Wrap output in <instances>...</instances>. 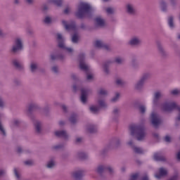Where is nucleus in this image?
<instances>
[{
  "label": "nucleus",
  "instance_id": "obj_57",
  "mask_svg": "<svg viewBox=\"0 0 180 180\" xmlns=\"http://www.w3.org/2000/svg\"><path fill=\"white\" fill-rule=\"evenodd\" d=\"M51 58L52 60H56V58H57V56H56L54 54H52V55H51Z\"/></svg>",
  "mask_w": 180,
  "mask_h": 180
},
{
  "label": "nucleus",
  "instance_id": "obj_33",
  "mask_svg": "<svg viewBox=\"0 0 180 180\" xmlns=\"http://www.w3.org/2000/svg\"><path fill=\"white\" fill-rule=\"evenodd\" d=\"M98 103L101 108H105L106 103L103 100H98Z\"/></svg>",
  "mask_w": 180,
  "mask_h": 180
},
{
  "label": "nucleus",
  "instance_id": "obj_51",
  "mask_svg": "<svg viewBox=\"0 0 180 180\" xmlns=\"http://www.w3.org/2000/svg\"><path fill=\"white\" fill-rule=\"evenodd\" d=\"M116 83L117 84V85H122V84H123V80L118 79H117Z\"/></svg>",
  "mask_w": 180,
  "mask_h": 180
},
{
  "label": "nucleus",
  "instance_id": "obj_63",
  "mask_svg": "<svg viewBox=\"0 0 180 180\" xmlns=\"http://www.w3.org/2000/svg\"><path fill=\"white\" fill-rule=\"evenodd\" d=\"M0 36H4V31L0 29Z\"/></svg>",
  "mask_w": 180,
  "mask_h": 180
},
{
  "label": "nucleus",
  "instance_id": "obj_43",
  "mask_svg": "<svg viewBox=\"0 0 180 180\" xmlns=\"http://www.w3.org/2000/svg\"><path fill=\"white\" fill-rule=\"evenodd\" d=\"M138 178H139V174L136 173L131 176V178L129 180H137Z\"/></svg>",
  "mask_w": 180,
  "mask_h": 180
},
{
  "label": "nucleus",
  "instance_id": "obj_10",
  "mask_svg": "<svg viewBox=\"0 0 180 180\" xmlns=\"http://www.w3.org/2000/svg\"><path fill=\"white\" fill-rule=\"evenodd\" d=\"M128 44L129 46H140L141 44V39L139 37H132L129 39Z\"/></svg>",
  "mask_w": 180,
  "mask_h": 180
},
{
  "label": "nucleus",
  "instance_id": "obj_8",
  "mask_svg": "<svg viewBox=\"0 0 180 180\" xmlns=\"http://www.w3.org/2000/svg\"><path fill=\"white\" fill-rule=\"evenodd\" d=\"M151 122L152 124L157 127V126L161 124V118H160V116L157 115V113L153 112L150 115Z\"/></svg>",
  "mask_w": 180,
  "mask_h": 180
},
{
  "label": "nucleus",
  "instance_id": "obj_15",
  "mask_svg": "<svg viewBox=\"0 0 180 180\" xmlns=\"http://www.w3.org/2000/svg\"><path fill=\"white\" fill-rule=\"evenodd\" d=\"M95 23H96V25H97V26H101V27L105 26V25H106L105 20H103V18H102V17L96 18Z\"/></svg>",
  "mask_w": 180,
  "mask_h": 180
},
{
  "label": "nucleus",
  "instance_id": "obj_4",
  "mask_svg": "<svg viewBox=\"0 0 180 180\" xmlns=\"http://www.w3.org/2000/svg\"><path fill=\"white\" fill-rule=\"evenodd\" d=\"M23 49V39L21 37H17L14 40V43L12 46V51L16 53L20 51Z\"/></svg>",
  "mask_w": 180,
  "mask_h": 180
},
{
  "label": "nucleus",
  "instance_id": "obj_54",
  "mask_svg": "<svg viewBox=\"0 0 180 180\" xmlns=\"http://www.w3.org/2000/svg\"><path fill=\"white\" fill-rule=\"evenodd\" d=\"M6 174V171L4 169H0V176H2V175H5Z\"/></svg>",
  "mask_w": 180,
  "mask_h": 180
},
{
  "label": "nucleus",
  "instance_id": "obj_24",
  "mask_svg": "<svg viewBox=\"0 0 180 180\" xmlns=\"http://www.w3.org/2000/svg\"><path fill=\"white\" fill-rule=\"evenodd\" d=\"M160 6L162 11H167V3L164 0L160 1Z\"/></svg>",
  "mask_w": 180,
  "mask_h": 180
},
{
  "label": "nucleus",
  "instance_id": "obj_49",
  "mask_svg": "<svg viewBox=\"0 0 180 180\" xmlns=\"http://www.w3.org/2000/svg\"><path fill=\"white\" fill-rule=\"evenodd\" d=\"M5 106V103L4 102V100L0 98V108H4Z\"/></svg>",
  "mask_w": 180,
  "mask_h": 180
},
{
  "label": "nucleus",
  "instance_id": "obj_20",
  "mask_svg": "<svg viewBox=\"0 0 180 180\" xmlns=\"http://www.w3.org/2000/svg\"><path fill=\"white\" fill-rule=\"evenodd\" d=\"M46 167L50 169L54 168V167H56V160H54L53 159L49 160L46 162Z\"/></svg>",
  "mask_w": 180,
  "mask_h": 180
},
{
  "label": "nucleus",
  "instance_id": "obj_53",
  "mask_svg": "<svg viewBox=\"0 0 180 180\" xmlns=\"http://www.w3.org/2000/svg\"><path fill=\"white\" fill-rule=\"evenodd\" d=\"M106 12H107V13H113V9L108 8L106 9Z\"/></svg>",
  "mask_w": 180,
  "mask_h": 180
},
{
  "label": "nucleus",
  "instance_id": "obj_34",
  "mask_svg": "<svg viewBox=\"0 0 180 180\" xmlns=\"http://www.w3.org/2000/svg\"><path fill=\"white\" fill-rule=\"evenodd\" d=\"M154 160L156 161H161L162 160V158L160 155L159 153H155L153 156Z\"/></svg>",
  "mask_w": 180,
  "mask_h": 180
},
{
  "label": "nucleus",
  "instance_id": "obj_17",
  "mask_svg": "<svg viewBox=\"0 0 180 180\" xmlns=\"http://www.w3.org/2000/svg\"><path fill=\"white\" fill-rule=\"evenodd\" d=\"M55 135L57 137H63L64 139H67L68 137V135L65 131H56Z\"/></svg>",
  "mask_w": 180,
  "mask_h": 180
},
{
  "label": "nucleus",
  "instance_id": "obj_6",
  "mask_svg": "<svg viewBox=\"0 0 180 180\" xmlns=\"http://www.w3.org/2000/svg\"><path fill=\"white\" fill-rule=\"evenodd\" d=\"M148 78V75H143L141 79L134 84V89L141 91L144 88V84Z\"/></svg>",
  "mask_w": 180,
  "mask_h": 180
},
{
  "label": "nucleus",
  "instance_id": "obj_12",
  "mask_svg": "<svg viewBox=\"0 0 180 180\" xmlns=\"http://www.w3.org/2000/svg\"><path fill=\"white\" fill-rule=\"evenodd\" d=\"M167 174H168V170H167V169H164L162 167H161L159 169V173H156L155 174V178H157V179H160L162 176H165V175H167Z\"/></svg>",
  "mask_w": 180,
  "mask_h": 180
},
{
  "label": "nucleus",
  "instance_id": "obj_2",
  "mask_svg": "<svg viewBox=\"0 0 180 180\" xmlns=\"http://www.w3.org/2000/svg\"><path fill=\"white\" fill-rule=\"evenodd\" d=\"M92 11V8L89 4L82 1L77 6V11L76 12V16L77 18H83L85 15H89V13Z\"/></svg>",
  "mask_w": 180,
  "mask_h": 180
},
{
  "label": "nucleus",
  "instance_id": "obj_21",
  "mask_svg": "<svg viewBox=\"0 0 180 180\" xmlns=\"http://www.w3.org/2000/svg\"><path fill=\"white\" fill-rule=\"evenodd\" d=\"M34 127L37 133H40V131H41V123L40 122H35Z\"/></svg>",
  "mask_w": 180,
  "mask_h": 180
},
{
  "label": "nucleus",
  "instance_id": "obj_13",
  "mask_svg": "<svg viewBox=\"0 0 180 180\" xmlns=\"http://www.w3.org/2000/svg\"><path fill=\"white\" fill-rule=\"evenodd\" d=\"M126 11L129 15H134L136 13V8L133 4H128L126 6Z\"/></svg>",
  "mask_w": 180,
  "mask_h": 180
},
{
  "label": "nucleus",
  "instance_id": "obj_7",
  "mask_svg": "<svg viewBox=\"0 0 180 180\" xmlns=\"http://www.w3.org/2000/svg\"><path fill=\"white\" fill-rule=\"evenodd\" d=\"M57 40L58 41V46L60 49H64V50H66L68 53H72L74 50L71 48H67L65 46V44H64V38L63 37V35L61 34H57Z\"/></svg>",
  "mask_w": 180,
  "mask_h": 180
},
{
  "label": "nucleus",
  "instance_id": "obj_11",
  "mask_svg": "<svg viewBox=\"0 0 180 180\" xmlns=\"http://www.w3.org/2000/svg\"><path fill=\"white\" fill-rule=\"evenodd\" d=\"M62 25L63 26H64L66 30H73V32L75 31V24L74 22H72L71 24H68L67 21H65V20H63Z\"/></svg>",
  "mask_w": 180,
  "mask_h": 180
},
{
  "label": "nucleus",
  "instance_id": "obj_41",
  "mask_svg": "<svg viewBox=\"0 0 180 180\" xmlns=\"http://www.w3.org/2000/svg\"><path fill=\"white\" fill-rule=\"evenodd\" d=\"M14 174L17 179H19L20 178V174H19V170L18 169H14Z\"/></svg>",
  "mask_w": 180,
  "mask_h": 180
},
{
  "label": "nucleus",
  "instance_id": "obj_30",
  "mask_svg": "<svg viewBox=\"0 0 180 180\" xmlns=\"http://www.w3.org/2000/svg\"><path fill=\"white\" fill-rule=\"evenodd\" d=\"M30 70L32 72H34L37 70V63H32L30 65Z\"/></svg>",
  "mask_w": 180,
  "mask_h": 180
},
{
  "label": "nucleus",
  "instance_id": "obj_61",
  "mask_svg": "<svg viewBox=\"0 0 180 180\" xmlns=\"http://www.w3.org/2000/svg\"><path fill=\"white\" fill-rule=\"evenodd\" d=\"M177 160H180V151L177 153Z\"/></svg>",
  "mask_w": 180,
  "mask_h": 180
},
{
  "label": "nucleus",
  "instance_id": "obj_46",
  "mask_svg": "<svg viewBox=\"0 0 180 180\" xmlns=\"http://www.w3.org/2000/svg\"><path fill=\"white\" fill-rule=\"evenodd\" d=\"M70 12H71V8L70 7H67L65 10H64V13L65 15H68V13H70Z\"/></svg>",
  "mask_w": 180,
  "mask_h": 180
},
{
  "label": "nucleus",
  "instance_id": "obj_5",
  "mask_svg": "<svg viewBox=\"0 0 180 180\" xmlns=\"http://www.w3.org/2000/svg\"><path fill=\"white\" fill-rule=\"evenodd\" d=\"M78 60L80 69H82V71H85L86 72L89 71L91 67L85 63V54L80 53Z\"/></svg>",
  "mask_w": 180,
  "mask_h": 180
},
{
  "label": "nucleus",
  "instance_id": "obj_39",
  "mask_svg": "<svg viewBox=\"0 0 180 180\" xmlns=\"http://www.w3.org/2000/svg\"><path fill=\"white\" fill-rule=\"evenodd\" d=\"M123 61H124V59H123L122 58L117 57L115 58V63H117V64H122Z\"/></svg>",
  "mask_w": 180,
  "mask_h": 180
},
{
  "label": "nucleus",
  "instance_id": "obj_59",
  "mask_svg": "<svg viewBox=\"0 0 180 180\" xmlns=\"http://www.w3.org/2000/svg\"><path fill=\"white\" fill-rule=\"evenodd\" d=\"M17 151H18V153H21L22 152V148L20 147H18L17 148Z\"/></svg>",
  "mask_w": 180,
  "mask_h": 180
},
{
  "label": "nucleus",
  "instance_id": "obj_3",
  "mask_svg": "<svg viewBox=\"0 0 180 180\" xmlns=\"http://www.w3.org/2000/svg\"><path fill=\"white\" fill-rule=\"evenodd\" d=\"M130 131L131 136H136L137 140L139 141H141L146 139V131H144V128L137 126V125H131L130 127Z\"/></svg>",
  "mask_w": 180,
  "mask_h": 180
},
{
  "label": "nucleus",
  "instance_id": "obj_18",
  "mask_svg": "<svg viewBox=\"0 0 180 180\" xmlns=\"http://www.w3.org/2000/svg\"><path fill=\"white\" fill-rule=\"evenodd\" d=\"M34 108H36V105L34 103H30L26 108L25 113L30 115V112L33 109H34Z\"/></svg>",
  "mask_w": 180,
  "mask_h": 180
},
{
  "label": "nucleus",
  "instance_id": "obj_58",
  "mask_svg": "<svg viewBox=\"0 0 180 180\" xmlns=\"http://www.w3.org/2000/svg\"><path fill=\"white\" fill-rule=\"evenodd\" d=\"M107 169H108L109 172H113V168L110 167H108L107 168Z\"/></svg>",
  "mask_w": 180,
  "mask_h": 180
},
{
  "label": "nucleus",
  "instance_id": "obj_55",
  "mask_svg": "<svg viewBox=\"0 0 180 180\" xmlns=\"http://www.w3.org/2000/svg\"><path fill=\"white\" fill-rule=\"evenodd\" d=\"M94 79V75H87V79L91 80Z\"/></svg>",
  "mask_w": 180,
  "mask_h": 180
},
{
  "label": "nucleus",
  "instance_id": "obj_25",
  "mask_svg": "<svg viewBox=\"0 0 180 180\" xmlns=\"http://www.w3.org/2000/svg\"><path fill=\"white\" fill-rule=\"evenodd\" d=\"M133 150L134 153H136V154H141L143 153V150L141 148H139L137 146H132Z\"/></svg>",
  "mask_w": 180,
  "mask_h": 180
},
{
  "label": "nucleus",
  "instance_id": "obj_32",
  "mask_svg": "<svg viewBox=\"0 0 180 180\" xmlns=\"http://www.w3.org/2000/svg\"><path fill=\"white\" fill-rule=\"evenodd\" d=\"M53 22V18L50 16H46L44 19V23H46V25H50Z\"/></svg>",
  "mask_w": 180,
  "mask_h": 180
},
{
  "label": "nucleus",
  "instance_id": "obj_31",
  "mask_svg": "<svg viewBox=\"0 0 180 180\" xmlns=\"http://www.w3.org/2000/svg\"><path fill=\"white\" fill-rule=\"evenodd\" d=\"M120 98V94L116 93L115 96L111 99V102H117Z\"/></svg>",
  "mask_w": 180,
  "mask_h": 180
},
{
  "label": "nucleus",
  "instance_id": "obj_40",
  "mask_svg": "<svg viewBox=\"0 0 180 180\" xmlns=\"http://www.w3.org/2000/svg\"><path fill=\"white\" fill-rule=\"evenodd\" d=\"M72 43H77L78 41V35L77 34H74L72 37Z\"/></svg>",
  "mask_w": 180,
  "mask_h": 180
},
{
  "label": "nucleus",
  "instance_id": "obj_60",
  "mask_svg": "<svg viewBox=\"0 0 180 180\" xmlns=\"http://www.w3.org/2000/svg\"><path fill=\"white\" fill-rule=\"evenodd\" d=\"M34 0H26L28 4H32Z\"/></svg>",
  "mask_w": 180,
  "mask_h": 180
},
{
  "label": "nucleus",
  "instance_id": "obj_56",
  "mask_svg": "<svg viewBox=\"0 0 180 180\" xmlns=\"http://www.w3.org/2000/svg\"><path fill=\"white\" fill-rule=\"evenodd\" d=\"M82 141V138L78 137L76 139V143H81Z\"/></svg>",
  "mask_w": 180,
  "mask_h": 180
},
{
  "label": "nucleus",
  "instance_id": "obj_45",
  "mask_svg": "<svg viewBox=\"0 0 180 180\" xmlns=\"http://www.w3.org/2000/svg\"><path fill=\"white\" fill-rule=\"evenodd\" d=\"M0 131H1L2 134L5 136V129L4 128V125L0 122Z\"/></svg>",
  "mask_w": 180,
  "mask_h": 180
},
{
  "label": "nucleus",
  "instance_id": "obj_26",
  "mask_svg": "<svg viewBox=\"0 0 180 180\" xmlns=\"http://www.w3.org/2000/svg\"><path fill=\"white\" fill-rule=\"evenodd\" d=\"M108 95V91L105 89H101L98 91V96H106Z\"/></svg>",
  "mask_w": 180,
  "mask_h": 180
},
{
  "label": "nucleus",
  "instance_id": "obj_44",
  "mask_svg": "<svg viewBox=\"0 0 180 180\" xmlns=\"http://www.w3.org/2000/svg\"><path fill=\"white\" fill-rule=\"evenodd\" d=\"M139 110H140L141 113H145L146 112V106L141 105L139 107Z\"/></svg>",
  "mask_w": 180,
  "mask_h": 180
},
{
  "label": "nucleus",
  "instance_id": "obj_1",
  "mask_svg": "<svg viewBox=\"0 0 180 180\" xmlns=\"http://www.w3.org/2000/svg\"><path fill=\"white\" fill-rule=\"evenodd\" d=\"M162 96V94L160 91H157L154 94L153 101V108H155V106L160 105V102L158 101V99ZM160 109L162 110H164V112H171V110H174L176 108H178V105H176V103L175 102H166L163 104L160 105Z\"/></svg>",
  "mask_w": 180,
  "mask_h": 180
},
{
  "label": "nucleus",
  "instance_id": "obj_35",
  "mask_svg": "<svg viewBox=\"0 0 180 180\" xmlns=\"http://www.w3.org/2000/svg\"><path fill=\"white\" fill-rule=\"evenodd\" d=\"M170 93H171L172 95H174V96H176V95H179V94H180V90L178 89H174L172 90V91H170Z\"/></svg>",
  "mask_w": 180,
  "mask_h": 180
},
{
  "label": "nucleus",
  "instance_id": "obj_52",
  "mask_svg": "<svg viewBox=\"0 0 180 180\" xmlns=\"http://www.w3.org/2000/svg\"><path fill=\"white\" fill-rule=\"evenodd\" d=\"M32 164H33L32 160H27V161L25 162V165H32Z\"/></svg>",
  "mask_w": 180,
  "mask_h": 180
},
{
  "label": "nucleus",
  "instance_id": "obj_16",
  "mask_svg": "<svg viewBox=\"0 0 180 180\" xmlns=\"http://www.w3.org/2000/svg\"><path fill=\"white\" fill-rule=\"evenodd\" d=\"M12 63L14 67L18 68V70H22L23 68V63L18 60V59H13Z\"/></svg>",
  "mask_w": 180,
  "mask_h": 180
},
{
  "label": "nucleus",
  "instance_id": "obj_14",
  "mask_svg": "<svg viewBox=\"0 0 180 180\" xmlns=\"http://www.w3.org/2000/svg\"><path fill=\"white\" fill-rule=\"evenodd\" d=\"M72 176L74 179H76V180L81 179V178L84 176V171L79 170V171L75 172L72 173Z\"/></svg>",
  "mask_w": 180,
  "mask_h": 180
},
{
  "label": "nucleus",
  "instance_id": "obj_48",
  "mask_svg": "<svg viewBox=\"0 0 180 180\" xmlns=\"http://www.w3.org/2000/svg\"><path fill=\"white\" fill-rule=\"evenodd\" d=\"M52 71L53 72H58V67L57 66L52 67Z\"/></svg>",
  "mask_w": 180,
  "mask_h": 180
},
{
  "label": "nucleus",
  "instance_id": "obj_9",
  "mask_svg": "<svg viewBox=\"0 0 180 180\" xmlns=\"http://www.w3.org/2000/svg\"><path fill=\"white\" fill-rule=\"evenodd\" d=\"M90 92H91V91H89V89H82L80 101L84 104L86 103V101H88V95H89Z\"/></svg>",
  "mask_w": 180,
  "mask_h": 180
},
{
  "label": "nucleus",
  "instance_id": "obj_19",
  "mask_svg": "<svg viewBox=\"0 0 180 180\" xmlns=\"http://www.w3.org/2000/svg\"><path fill=\"white\" fill-rule=\"evenodd\" d=\"M47 4H53L56 6H61L63 5V0H47Z\"/></svg>",
  "mask_w": 180,
  "mask_h": 180
},
{
  "label": "nucleus",
  "instance_id": "obj_23",
  "mask_svg": "<svg viewBox=\"0 0 180 180\" xmlns=\"http://www.w3.org/2000/svg\"><path fill=\"white\" fill-rule=\"evenodd\" d=\"M95 46L98 49H101L102 47H105V44L103 43V41H102L101 40H97L95 42Z\"/></svg>",
  "mask_w": 180,
  "mask_h": 180
},
{
  "label": "nucleus",
  "instance_id": "obj_42",
  "mask_svg": "<svg viewBox=\"0 0 180 180\" xmlns=\"http://www.w3.org/2000/svg\"><path fill=\"white\" fill-rule=\"evenodd\" d=\"M87 157H88V155L85 153H79V158L84 159V158H86Z\"/></svg>",
  "mask_w": 180,
  "mask_h": 180
},
{
  "label": "nucleus",
  "instance_id": "obj_29",
  "mask_svg": "<svg viewBox=\"0 0 180 180\" xmlns=\"http://www.w3.org/2000/svg\"><path fill=\"white\" fill-rule=\"evenodd\" d=\"M20 123V121L18 119H14L11 122V127H15L16 126H18V124Z\"/></svg>",
  "mask_w": 180,
  "mask_h": 180
},
{
  "label": "nucleus",
  "instance_id": "obj_28",
  "mask_svg": "<svg viewBox=\"0 0 180 180\" xmlns=\"http://www.w3.org/2000/svg\"><path fill=\"white\" fill-rule=\"evenodd\" d=\"M90 112L91 113H97L99 110V108L96 105H91L89 107Z\"/></svg>",
  "mask_w": 180,
  "mask_h": 180
},
{
  "label": "nucleus",
  "instance_id": "obj_64",
  "mask_svg": "<svg viewBox=\"0 0 180 180\" xmlns=\"http://www.w3.org/2000/svg\"><path fill=\"white\" fill-rule=\"evenodd\" d=\"M179 117H178V120H180V108H179Z\"/></svg>",
  "mask_w": 180,
  "mask_h": 180
},
{
  "label": "nucleus",
  "instance_id": "obj_36",
  "mask_svg": "<svg viewBox=\"0 0 180 180\" xmlns=\"http://www.w3.org/2000/svg\"><path fill=\"white\" fill-rule=\"evenodd\" d=\"M87 130H88V131H89V133H94V131H95V130H96V128L95 127V126L91 125L87 128Z\"/></svg>",
  "mask_w": 180,
  "mask_h": 180
},
{
  "label": "nucleus",
  "instance_id": "obj_37",
  "mask_svg": "<svg viewBox=\"0 0 180 180\" xmlns=\"http://www.w3.org/2000/svg\"><path fill=\"white\" fill-rule=\"evenodd\" d=\"M103 70L105 74H108L109 72V68L108 65L106 64L103 65Z\"/></svg>",
  "mask_w": 180,
  "mask_h": 180
},
{
  "label": "nucleus",
  "instance_id": "obj_38",
  "mask_svg": "<svg viewBox=\"0 0 180 180\" xmlns=\"http://www.w3.org/2000/svg\"><path fill=\"white\" fill-rule=\"evenodd\" d=\"M70 122H71V123H75V122H77V115H72L70 118Z\"/></svg>",
  "mask_w": 180,
  "mask_h": 180
},
{
  "label": "nucleus",
  "instance_id": "obj_47",
  "mask_svg": "<svg viewBox=\"0 0 180 180\" xmlns=\"http://www.w3.org/2000/svg\"><path fill=\"white\" fill-rule=\"evenodd\" d=\"M165 141H166V143H169V141H171V136H166L165 137Z\"/></svg>",
  "mask_w": 180,
  "mask_h": 180
},
{
  "label": "nucleus",
  "instance_id": "obj_27",
  "mask_svg": "<svg viewBox=\"0 0 180 180\" xmlns=\"http://www.w3.org/2000/svg\"><path fill=\"white\" fill-rule=\"evenodd\" d=\"M168 25L171 29H174V17L170 16L168 18Z\"/></svg>",
  "mask_w": 180,
  "mask_h": 180
},
{
  "label": "nucleus",
  "instance_id": "obj_62",
  "mask_svg": "<svg viewBox=\"0 0 180 180\" xmlns=\"http://www.w3.org/2000/svg\"><path fill=\"white\" fill-rule=\"evenodd\" d=\"M62 109H63V110H67V107L65 105H62Z\"/></svg>",
  "mask_w": 180,
  "mask_h": 180
},
{
  "label": "nucleus",
  "instance_id": "obj_50",
  "mask_svg": "<svg viewBox=\"0 0 180 180\" xmlns=\"http://www.w3.org/2000/svg\"><path fill=\"white\" fill-rule=\"evenodd\" d=\"M104 169L103 168V166H99L98 168H97V172H103Z\"/></svg>",
  "mask_w": 180,
  "mask_h": 180
},
{
  "label": "nucleus",
  "instance_id": "obj_22",
  "mask_svg": "<svg viewBox=\"0 0 180 180\" xmlns=\"http://www.w3.org/2000/svg\"><path fill=\"white\" fill-rule=\"evenodd\" d=\"M158 49L160 53L162 56H167V52L165 51V49H164V47H162L161 45L158 46Z\"/></svg>",
  "mask_w": 180,
  "mask_h": 180
}]
</instances>
